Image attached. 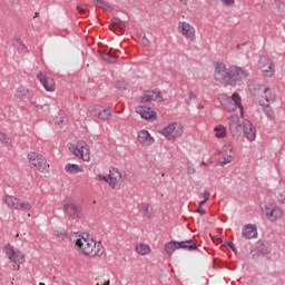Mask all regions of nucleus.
<instances>
[{"label":"nucleus","instance_id":"1","mask_svg":"<svg viewBox=\"0 0 285 285\" xmlns=\"http://www.w3.org/2000/svg\"><path fill=\"white\" fill-rule=\"evenodd\" d=\"M76 246L79 250H82L83 255L88 257H99L104 255V246L100 244L97 245L95 239H88L83 236H79L76 240Z\"/></svg>","mask_w":285,"mask_h":285},{"label":"nucleus","instance_id":"2","mask_svg":"<svg viewBox=\"0 0 285 285\" xmlns=\"http://www.w3.org/2000/svg\"><path fill=\"white\" fill-rule=\"evenodd\" d=\"M27 159L39 173H50V165L43 155L32 151L28 154Z\"/></svg>","mask_w":285,"mask_h":285},{"label":"nucleus","instance_id":"3","mask_svg":"<svg viewBox=\"0 0 285 285\" xmlns=\"http://www.w3.org/2000/svg\"><path fill=\"white\" fill-rule=\"evenodd\" d=\"M222 106L227 112H235L239 108L240 112H244V106H242V97L239 94L234 92L232 97H226L220 100Z\"/></svg>","mask_w":285,"mask_h":285},{"label":"nucleus","instance_id":"4","mask_svg":"<svg viewBox=\"0 0 285 285\" xmlns=\"http://www.w3.org/2000/svg\"><path fill=\"white\" fill-rule=\"evenodd\" d=\"M6 255H8L10 262L13 264H17V266H13V271H19V265L23 264L26 262V256L21 250L12 247L11 245H6L4 246Z\"/></svg>","mask_w":285,"mask_h":285},{"label":"nucleus","instance_id":"5","mask_svg":"<svg viewBox=\"0 0 285 285\" xmlns=\"http://www.w3.org/2000/svg\"><path fill=\"white\" fill-rule=\"evenodd\" d=\"M248 77V73L244 71V69L235 67L229 69V73L227 76L226 83L228 86H239L244 79Z\"/></svg>","mask_w":285,"mask_h":285},{"label":"nucleus","instance_id":"6","mask_svg":"<svg viewBox=\"0 0 285 285\" xmlns=\"http://www.w3.org/2000/svg\"><path fill=\"white\" fill-rule=\"evenodd\" d=\"M63 213L69 219H79V215H81V206L75 203L72 198H67L63 204Z\"/></svg>","mask_w":285,"mask_h":285},{"label":"nucleus","instance_id":"7","mask_svg":"<svg viewBox=\"0 0 285 285\" xmlns=\"http://www.w3.org/2000/svg\"><path fill=\"white\" fill-rule=\"evenodd\" d=\"M160 135H164L166 139H168L169 141H173V139H177L180 135H184V129L177 122H173L167 127H165L160 131Z\"/></svg>","mask_w":285,"mask_h":285},{"label":"nucleus","instance_id":"8","mask_svg":"<svg viewBox=\"0 0 285 285\" xmlns=\"http://www.w3.org/2000/svg\"><path fill=\"white\" fill-rule=\"evenodd\" d=\"M69 150H71L76 157H81L82 161H90V148H88V144L85 141L78 142L77 146H70Z\"/></svg>","mask_w":285,"mask_h":285},{"label":"nucleus","instance_id":"9","mask_svg":"<svg viewBox=\"0 0 285 285\" xmlns=\"http://www.w3.org/2000/svg\"><path fill=\"white\" fill-rule=\"evenodd\" d=\"M16 97H17V99H20V101H24V102L29 101L32 106H36V108H40V110L43 109V106H41L32 100V91H30L29 89L19 87L16 90Z\"/></svg>","mask_w":285,"mask_h":285},{"label":"nucleus","instance_id":"10","mask_svg":"<svg viewBox=\"0 0 285 285\" xmlns=\"http://www.w3.org/2000/svg\"><path fill=\"white\" fill-rule=\"evenodd\" d=\"M228 126L234 139L242 137V124H239V116H232L228 118Z\"/></svg>","mask_w":285,"mask_h":285},{"label":"nucleus","instance_id":"11","mask_svg":"<svg viewBox=\"0 0 285 285\" xmlns=\"http://www.w3.org/2000/svg\"><path fill=\"white\" fill-rule=\"evenodd\" d=\"M265 217L269 222H277V219H282V217H284V210L279 207H274L273 205H266Z\"/></svg>","mask_w":285,"mask_h":285},{"label":"nucleus","instance_id":"12","mask_svg":"<svg viewBox=\"0 0 285 285\" xmlns=\"http://www.w3.org/2000/svg\"><path fill=\"white\" fill-rule=\"evenodd\" d=\"M37 79L40 81L47 92H55L56 83L52 77L39 71L37 73Z\"/></svg>","mask_w":285,"mask_h":285},{"label":"nucleus","instance_id":"13","mask_svg":"<svg viewBox=\"0 0 285 285\" xmlns=\"http://www.w3.org/2000/svg\"><path fill=\"white\" fill-rule=\"evenodd\" d=\"M229 69H226V65L224 62L215 63V72L214 78L216 81H224L226 83L228 79Z\"/></svg>","mask_w":285,"mask_h":285},{"label":"nucleus","instance_id":"14","mask_svg":"<svg viewBox=\"0 0 285 285\" xmlns=\"http://www.w3.org/2000/svg\"><path fill=\"white\" fill-rule=\"evenodd\" d=\"M243 132L244 137H246L248 141H255V138L257 137V129H255L253 122H250L249 120L244 121Z\"/></svg>","mask_w":285,"mask_h":285},{"label":"nucleus","instance_id":"15","mask_svg":"<svg viewBox=\"0 0 285 285\" xmlns=\"http://www.w3.org/2000/svg\"><path fill=\"white\" fill-rule=\"evenodd\" d=\"M178 29L181 36L189 39V41H195V28L187 22H179Z\"/></svg>","mask_w":285,"mask_h":285},{"label":"nucleus","instance_id":"16","mask_svg":"<svg viewBox=\"0 0 285 285\" xmlns=\"http://www.w3.org/2000/svg\"><path fill=\"white\" fill-rule=\"evenodd\" d=\"M109 186L111 188H117V184H119V181H121V173H119V169L111 167L109 169Z\"/></svg>","mask_w":285,"mask_h":285},{"label":"nucleus","instance_id":"17","mask_svg":"<svg viewBox=\"0 0 285 285\" xmlns=\"http://www.w3.org/2000/svg\"><path fill=\"white\" fill-rule=\"evenodd\" d=\"M136 112L140 115L141 119H154V117L157 116V112H155L151 108L146 106H139L136 108Z\"/></svg>","mask_w":285,"mask_h":285},{"label":"nucleus","instance_id":"18","mask_svg":"<svg viewBox=\"0 0 285 285\" xmlns=\"http://www.w3.org/2000/svg\"><path fill=\"white\" fill-rule=\"evenodd\" d=\"M138 141L142 146H153V144H155V138L150 136V132H148V130H140L138 132Z\"/></svg>","mask_w":285,"mask_h":285},{"label":"nucleus","instance_id":"19","mask_svg":"<svg viewBox=\"0 0 285 285\" xmlns=\"http://www.w3.org/2000/svg\"><path fill=\"white\" fill-rule=\"evenodd\" d=\"M157 99H161V91H148L147 94L142 95L140 98L141 104H148L150 101H157Z\"/></svg>","mask_w":285,"mask_h":285},{"label":"nucleus","instance_id":"20","mask_svg":"<svg viewBox=\"0 0 285 285\" xmlns=\"http://www.w3.org/2000/svg\"><path fill=\"white\" fill-rule=\"evenodd\" d=\"M243 237L245 239H256L257 227L255 225H245L243 227Z\"/></svg>","mask_w":285,"mask_h":285},{"label":"nucleus","instance_id":"21","mask_svg":"<svg viewBox=\"0 0 285 285\" xmlns=\"http://www.w3.org/2000/svg\"><path fill=\"white\" fill-rule=\"evenodd\" d=\"M178 248H181L183 250L193 252V250H197L198 246L194 239H187V240L178 242Z\"/></svg>","mask_w":285,"mask_h":285},{"label":"nucleus","instance_id":"22","mask_svg":"<svg viewBox=\"0 0 285 285\" xmlns=\"http://www.w3.org/2000/svg\"><path fill=\"white\" fill-rule=\"evenodd\" d=\"M19 198L10 195H4L2 198V202L8 206V208H12L13 210H17L19 208Z\"/></svg>","mask_w":285,"mask_h":285},{"label":"nucleus","instance_id":"23","mask_svg":"<svg viewBox=\"0 0 285 285\" xmlns=\"http://www.w3.org/2000/svg\"><path fill=\"white\" fill-rule=\"evenodd\" d=\"M116 28L121 33L126 32V23L124 21H121V19H119V18L111 19V26H109V30L115 31Z\"/></svg>","mask_w":285,"mask_h":285},{"label":"nucleus","instance_id":"24","mask_svg":"<svg viewBox=\"0 0 285 285\" xmlns=\"http://www.w3.org/2000/svg\"><path fill=\"white\" fill-rule=\"evenodd\" d=\"M256 248L261 253V255H269L272 250L271 243H268V240H258L256 244Z\"/></svg>","mask_w":285,"mask_h":285},{"label":"nucleus","instance_id":"25","mask_svg":"<svg viewBox=\"0 0 285 285\" xmlns=\"http://www.w3.org/2000/svg\"><path fill=\"white\" fill-rule=\"evenodd\" d=\"M117 50L110 49L108 52H100L101 59L104 61H108V63H117V55H115Z\"/></svg>","mask_w":285,"mask_h":285},{"label":"nucleus","instance_id":"26","mask_svg":"<svg viewBox=\"0 0 285 285\" xmlns=\"http://www.w3.org/2000/svg\"><path fill=\"white\" fill-rule=\"evenodd\" d=\"M178 246H179V242L170 240L165 245V253H167V255H173L174 252L179 250L180 247Z\"/></svg>","mask_w":285,"mask_h":285},{"label":"nucleus","instance_id":"27","mask_svg":"<svg viewBox=\"0 0 285 285\" xmlns=\"http://www.w3.org/2000/svg\"><path fill=\"white\" fill-rule=\"evenodd\" d=\"M66 173H69V175H77V173H83V168H81L77 164H67L65 166Z\"/></svg>","mask_w":285,"mask_h":285},{"label":"nucleus","instance_id":"28","mask_svg":"<svg viewBox=\"0 0 285 285\" xmlns=\"http://www.w3.org/2000/svg\"><path fill=\"white\" fill-rule=\"evenodd\" d=\"M13 46L17 48L18 52H21L22 55L28 53V47L23 45V41H21V38H16Z\"/></svg>","mask_w":285,"mask_h":285},{"label":"nucleus","instance_id":"29","mask_svg":"<svg viewBox=\"0 0 285 285\" xmlns=\"http://www.w3.org/2000/svg\"><path fill=\"white\" fill-rule=\"evenodd\" d=\"M112 117V111H110V108H104L100 109V114L98 115V119H101V121H108Z\"/></svg>","mask_w":285,"mask_h":285},{"label":"nucleus","instance_id":"30","mask_svg":"<svg viewBox=\"0 0 285 285\" xmlns=\"http://www.w3.org/2000/svg\"><path fill=\"white\" fill-rule=\"evenodd\" d=\"M55 124L57 126H66L68 124V116L63 114V111H60L59 115L55 118Z\"/></svg>","mask_w":285,"mask_h":285},{"label":"nucleus","instance_id":"31","mask_svg":"<svg viewBox=\"0 0 285 285\" xmlns=\"http://www.w3.org/2000/svg\"><path fill=\"white\" fill-rule=\"evenodd\" d=\"M92 3L96 8H100L101 10H112V7L105 0H94Z\"/></svg>","mask_w":285,"mask_h":285},{"label":"nucleus","instance_id":"32","mask_svg":"<svg viewBox=\"0 0 285 285\" xmlns=\"http://www.w3.org/2000/svg\"><path fill=\"white\" fill-rule=\"evenodd\" d=\"M215 137H217V139H224V137H226V127L218 125L215 127Z\"/></svg>","mask_w":285,"mask_h":285},{"label":"nucleus","instance_id":"33","mask_svg":"<svg viewBox=\"0 0 285 285\" xmlns=\"http://www.w3.org/2000/svg\"><path fill=\"white\" fill-rule=\"evenodd\" d=\"M136 252L138 253V255H148V253H150V246L146 244L137 245Z\"/></svg>","mask_w":285,"mask_h":285},{"label":"nucleus","instance_id":"34","mask_svg":"<svg viewBox=\"0 0 285 285\" xmlns=\"http://www.w3.org/2000/svg\"><path fill=\"white\" fill-rule=\"evenodd\" d=\"M262 72L265 77H273V72H275V65L269 63L267 67H262Z\"/></svg>","mask_w":285,"mask_h":285},{"label":"nucleus","instance_id":"35","mask_svg":"<svg viewBox=\"0 0 285 285\" xmlns=\"http://www.w3.org/2000/svg\"><path fill=\"white\" fill-rule=\"evenodd\" d=\"M16 210H32V205L27 202H21V199L18 202V208Z\"/></svg>","mask_w":285,"mask_h":285},{"label":"nucleus","instance_id":"36","mask_svg":"<svg viewBox=\"0 0 285 285\" xmlns=\"http://www.w3.org/2000/svg\"><path fill=\"white\" fill-rule=\"evenodd\" d=\"M115 88H117V90H127L128 89V83L124 80H118L115 82Z\"/></svg>","mask_w":285,"mask_h":285},{"label":"nucleus","instance_id":"37","mask_svg":"<svg viewBox=\"0 0 285 285\" xmlns=\"http://www.w3.org/2000/svg\"><path fill=\"white\" fill-rule=\"evenodd\" d=\"M104 107H101V106H99V105H95V106H92L91 107V115L94 116V117H99V115H100V112H101V109H102Z\"/></svg>","mask_w":285,"mask_h":285},{"label":"nucleus","instance_id":"38","mask_svg":"<svg viewBox=\"0 0 285 285\" xmlns=\"http://www.w3.org/2000/svg\"><path fill=\"white\" fill-rule=\"evenodd\" d=\"M0 141L1 144H4V146H10V137L6 134H0Z\"/></svg>","mask_w":285,"mask_h":285},{"label":"nucleus","instance_id":"39","mask_svg":"<svg viewBox=\"0 0 285 285\" xmlns=\"http://www.w3.org/2000/svg\"><path fill=\"white\" fill-rule=\"evenodd\" d=\"M265 101L267 104H261V106H266V108H268V104H271V101H275V94H269V96H265Z\"/></svg>","mask_w":285,"mask_h":285},{"label":"nucleus","instance_id":"40","mask_svg":"<svg viewBox=\"0 0 285 285\" xmlns=\"http://www.w3.org/2000/svg\"><path fill=\"white\" fill-rule=\"evenodd\" d=\"M275 6H276L278 12H285V4L282 1L275 0Z\"/></svg>","mask_w":285,"mask_h":285},{"label":"nucleus","instance_id":"41","mask_svg":"<svg viewBox=\"0 0 285 285\" xmlns=\"http://www.w3.org/2000/svg\"><path fill=\"white\" fill-rule=\"evenodd\" d=\"M146 217H148V219H150V215L153 213V207H150L149 205H146L144 208H142Z\"/></svg>","mask_w":285,"mask_h":285},{"label":"nucleus","instance_id":"42","mask_svg":"<svg viewBox=\"0 0 285 285\" xmlns=\"http://www.w3.org/2000/svg\"><path fill=\"white\" fill-rule=\"evenodd\" d=\"M233 161V156H227L224 158V161H220L218 165L226 166V164H230Z\"/></svg>","mask_w":285,"mask_h":285},{"label":"nucleus","instance_id":"43","mask_svg":"<svg viewBox=\"0 0 285 285\" xmlns=\"http://www.w3.org/2000/svg\"><path fill=\"white\" fill-rule=\"evenodd\" d=\"M141 43H142V46H145V47L150 46V40H148V38L146 37V35L142 36V38H141Z\"/></svg>","mask_w":285,"mask_h":285},{"label":"nucleus","instance_id":"44","mask_svg":"<svg viewBox=\"0 0 285 285\" xmlns=\"http://www.w3.org/2000/svg\"><path fill=\"white\" fill-rule=\"evenodd\" d=\"M227 246L230 248V250H233V253H235V255H237V248L233 242H227Z\"/></svg>","mask_w":285,"mask_h":285},{"label":"nucleus","instance_id":"45","mask_svg":"<svg viewBox=\"0 0 285 285\" xmlns=\"http://www.w3.org/2000/svg\"><path fill=\"white\" fill-rule=\"evenodd\" d=\"M98 179L100 181H106L107 184H110V178H108L107 176H104L101 174L98 175Z\"/></svg>","mask_w":285,"mask_h":285},{"label":"nucleus","instance_id":"46","mask_svg":"<svg viewBox=\"0 0 285 285\" xmlns=\"http://www.w3.org/2000/svg\"><path fill=\"white\" fill-rule=\"evenodd\" d=\"M258 90H263L264 95L271 92V88L264 87V85H258Z\"/></svg>","mask_w":285,"mask_h":285},{"label":"nucleus","instance_id":"47","mask_svg":"<svg viewBox=\"0 0 285 285\" xmlns=\"http://www.w3.org/2000/svg\"><path fill=\"white\" fill-rule=\"evenodd\" d=\"M265 112L269 119H275V114L273 112V110H265Z\"/></svg>","mask_w":285,"mask_h":285},{"label":"nucleus","instance_id":"48","mask_svg":"<svg viewBox=\"0 0 285 285\" xmlns=\"http://www.w3.org/2000/svg\"><path fill=\"white\" fill-rule=\"evenodd\" d=\"M204 197V202H208V199H210V193L208 190H205L203 194Z\"/></svg>","mask_w":285,"mask_h":285},{"label":"nucleus","instance_id":"49","mask_svg":"<svg viewBox=\"0 0 285 285\" xmlns=\"http://www.w3.org/2000/svg\"><path fill=\"white\" fill-rule=\"evenodd\" d=\"M279 204H285V191L278 195Z\"/></svg>","mask_w":285,"mask_h":285},{"label":"nucleus","instance_id":"50","mask_svg":"<svg viewBox=\"0 0 285 285\" xmlns=\"http://www.w3.org/2000/svg\"><path fill=\"white\" fill-rule=\"evenodd\" d=\"M224 4L225 6H234L235 4V0H224Z\"/></svg>","mask_w":285,"mask_h":285},{"label":"nucleus","instance_id":"51","mask_svg":"<svg viewBox=\"0 0 285 285\" xmlns=\"http://www.w3.org/2000/svg\"><path fill=\"white\" fill-rule=\"evenodd\" d=\"M77 10L80 14H86V9L81 8V7H77Z\"/></svg>","mask_w":285,"mask_h":285},{"label":"nucleus","instance_id":"52","mask_svg":"<svg viewBox=\"0 0 285 285\" xmlns=\"http://www.w3.org/2000/svg\"><path fill=\"white\" fill-rule=\"evenodd\" d=\"M193 99H197V96L195 95V92L190 91L189 92V100H193Z\"/></svg>","mask_w":285,"mask_h":285},{"label":"nucleus","instance_id":"53","mask_svg":"<svg viewBox=\"0 0 285 285\" xmlns=\"http://www.w3.org/2000/svg\"><path fill=\"white\" fill-rule=\"evenodd\" d=\"M247 43H248L247 41H246V42H243V43H238V45L236 46V49L239 50V48L246 46Z\"/></svg>","mask_w":285,"mask_h":285},{"label":"nucleus","instance_id":"54","mask_svg":"<svg viewBox=\"0 0 285 285\" xmlns=\"http://www.w3.org/2000/svg\"><path fill=\"white\" fill-rule=\"evenodd\" d=\"M188 175H195V168H188Z\"/></svg>","mask_w":285,"mask_h":285},{"label":"nucleus","instance_id":"55","mask_svg":"<svg viewBox=\"0 0 285 285\" xmlns=\"http://www.w3.org/2000/svg\"><path fill=\"white\" fill-rule=\"evenodd\" d=\"M198 213H199V215H206V210L203 209V208H199V209H198Z\"/></svg>","mask_w":285,"mask_h":285},{"label":"nucleus","instance_id":"56","mask_svg":"<svg viewBox=\"0 0 285 285\" xmlns=\"http://www.w3.org/2000/svg\"><path fill=\"white\" fill-rule=\"evenodd\" d=\"M204 204H206V200L199 202V203H198L199 208H202V206H204Z\"/></svg>","mask_w":285,"mask_h":285},{"label":"nucleus","instance_id":"57","mask_svg":"<svg viewBox=\"0 0 285 285\" xmlns=\"http://www.w3.org/2000/svg\"><path fill=\"white\" fill-rule=\"evenodd\" d=\"M202 166H208V164H206V161H202Z\"/></svg>","mask_w":285,"mask_h":285},{"label":"nucleus","instance_id":"58","mask_svg":"<svg viewBox=\"0 0 285 285\" xmlns=\"http://www.w3.org/2000/svg\"><path fill=\"white\" fill-rule=\"evenodd\" d=\"M87 8H90V4H85Z\"/></svg>","mask_w":285,"mask_h":285},{"label":"nucleus","instance_id":"59","mask_svg":"<svg viewBox=\"0 0 285 285\" xmlns=\"http://www.w3.org/2000/svg\"><path fill=\"white\" fill-rule=\"evenodd\" d=\"M39 285H46L45 283H39Z\"/></svg>","mask_w":285,"mask_h":285}]
</instances>
